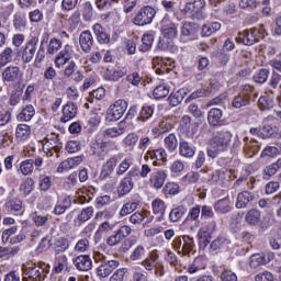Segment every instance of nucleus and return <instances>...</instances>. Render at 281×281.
Wrapping results in <instances>:
<instances>
[{
  "label": "nucleus",
  "instance_id": "22",
  "mask_svg": "<svg viewBox=\"0 0 281 281\" xmlns=\"http://www.w3.org/2000/svg\"><path fill=\"white\" fill-rule=\"evenodd\" d=\"M78 115V105L76 103L68 102L63 106V115L60 122L67 124V122L74 120Z\"/></svg>",
  "mask_w": 281,
  "mask_h": 281
},
{
  "label": "nucleus",
  "instance_id": "46",
  "mask_svg": "<svg viewBox=\"0 0 281 281\" xmlns=\"http://www.w3.org/2000/svg\"><path fill=\"white\" fill-rule=\"evenodd\" d=\"M221 30V23L213 22L207 23L202 26V36H212L215 32H218Z\"/></svg>",
  "mask_w": 281,
  "mask_h": 281
},
{
  "label": "nucleus",
  "instance_id": "16",
  "mask_svg": "<svg viewBox=\"0 0 281 281\" xmlns=\"http://www.w3.org/2000/svg\"><path fill=\"white\" fill-rule=\"evenodd\" d=\"M235 41L243 43V45H254V43H258V30L251 29L250 31H243L238 33Z\"/></svg>",
  "mask_w": 281,
  "mask_h": 281
},
{
  "label": "nucleus",
  "instance_id": "57",
  "mask_svg": "<svg viewBox=\"0 0 281 281\" xmlns=\"http://www.w3.org/2000/svg\"><path fill=\"white\" fill-rule=\"evenodd\" d=\"M146 256V248L142 245H138L134 248L130 256V260L136 261V260H142Z\"/></svg>",
  "mask_w": 281,
  "mask_h": 281
},
{
  "label": "nucleus",
  "instance_id": "1",
  "mask_svg": "<svg viewBox=\"0 0 281 281\" xmlns=\"http://www.w3.org/2000/svg\"><path fill=\"white\" fill-rule=\"evenodd\" d=\"M240 138L238 135L232 134V132L227 130L216 131L212 134L210 145L207 148V155L212 159L216 158L218 153H225L229 150V148H239Z\"/></svg>",
  "mask_w": 281,
  "mask_h": 281
},
{
  "label": "nucleus",
  "instance_id": "29",
  "mask_svg": "<svg viewBox=\"0 0 281 281\" xmlns=\"http://www.w3.org/2000/svg\"><path fill=\"white\" fill-rule=\"evenodd\" d=\"M70 207H71V196H65L56 203L53 210V213L56 216H60V214H65V212H67V210H69Z\"/></svg>",
  "mask_w": 281,
  "mask_h": 281
},
{
  "label": "nucleus",
  "instance_id": "37",
  "mask_svg": "<svg viewBox=\"0 0 281 281\" xmlns=\"http://www.w3.org/2000/svg\"><path fill=\"white\" fill-rule=\"evenodd\" d=\"M239 93L241 95H244L245 98H247L249 102H251V100H256V98H258V92L250 85L240 86Z\"/></svg>",
  "mask_w": 281,
  "mask_h": 281
},
{
  "label": "nucleus",
  "instance_id": "42",
  "mask_svg": "<svg viewBox=\"0 0 281 281\" xmlns=\"http://www.w3.org/2000/svg\"><path fill=\"white\" fill-rule=\"evenodd\" d=\"M184 93H186L184 89H180L176 92H172L168 98L169 104L171 106H179V104H181V102H183Z\"/></svg>",
  "mask_w": 281,
  "mask_h": 281
},
{
  "label": "nucleus",
  "instance_id": "4",
  "mask_svg": "<svg viewBox=\"0 0 281 281\" xmlns=\"http://www.w3.org/2000/svg\"><path fill=\"white\" fill-rule=\"evenodd\" d=\"M128 109V103L124 99H119L113 104H111L106 111L108 120L110 122H117L126 113Z\"/></svg>",
  "mask_w": 281,
  "mask_h": 281
},
{
  "label": "nucleus",
  "instance_id": "63",
  "mask_svg": "<svg viewBox=\"0 0 281 281\" xmlns=\"http://www.w3.org/2000/svg\"><path fill=\"white\" fill-rule=\"evenodd\" d=\"M265 262H266L265 255L257 254L250 257V267L252 269L260 267V265H266Z\"/></svg>",
  "mask_w": 281,
  "mask_h": 281
},
{
  "label": "nucleus",
  "instance_id": "3",
  "mask_svg": "<svg viewBox=\"0 0 281 281\" xmlns=\"http://www.w3.org/2000/svg\"><path fill=\"white\" fill-rule=\"evenodd\" d=\"M38 47V36L33 35L27 38L25 44L21 47L20 54L23 63H32L36 56V49Z\"/></svg>",
  "mask_w": 281,
  "mask_h": 281
},
{
  "label": "nucleus",
  "instance_id": "5",
  "mask_svg": "<svg viewBox=\"0 0 281 281\" xmlns=\"http://www.w3.org/2000/svg\"><path fill=\"white\" fill-rule=\"evenodd\" d=\"M229 179H232V171L227 169L216 170L209 175L206 182L209 186H221L222 188H225V186L229 183Z\"/></svg>",
  "mask_w": 281,
  "mask_h": 281
},
{
  "label": "nucleus",
  "instance_id": "18",
  "mask_svg": "<svg viewBox=\"0 0 281 281\" xmlns=\"http://www.w3.org/2000/svg\"><path fill=\"white\" fill-rule=\"evenodd\" d=\"M166 179H168V173H166L165 170H155L150 175L149 183L151 188L161 190V188H164V183H166Z\"/></svg>",
  "mask_w": 281,
  "mask_h": 281
},
{
  "label": "nucleus",
  "instance_id": "61",
  "mask_svg": "<svg viewBox=\"0 0 281 281\" xmlns=\"http://www.w3.org/2000/svg\"><path fill=\"white\" fill-rule=\"evenodd\" d=\"M32 221L35 223L37 227H43L44 225L47 224V221H49L48 215H41L38 213H33L32 214Z\"/></svg>",
  "mask_w": 281,
  "mask_h": 281
},
{
  "label": "nucleus",
  "instance_id": "31",
  "mask_svg": "<svg viewBox=\"0 0 281 281\" xmlns=\"http://www.w3.org/2000/svg\"><path fill=\"white\" fill-rule=\"evenodd\" d=\"M93 32H94V35L97 36V41L102 45H105L111 41V36L106 33V31L104 30V27H102V25L94 24Z\"/></svg>",
  "mask_w": 281,
  "mask_h": 281
},
{
  "label": "nucleus",
  "instance_id": "36",
  "mask_svg": "<svg viewBox=\"0 0 281 281\" xmlns=\"http://www.w3.org/2000/svg\"><path fill=\"white\" fill-rule=\"evenodd\" d=\"M124 76H126V72L123 70H111L109 68H106L103 74V78L109 82H117V80H120V78H124Z\"/></svg>",
  "mask_w": 281,
  "mask_h": 281
},
{
  "label": "nucleus",
  "instance_id": "10",
  "mask_svg": "<svg viewBox=\"0 0 281 281\" xmlns=\"http://www.w3.org/2000/svg\"><path fill=\"white\" fill-rule=\"evenodd\" d=\"M117 267H120L117 260H103L97 268V276L99 278H109Z\"/></svg>",
  "mask_w": 281,
  "mask_h": 281
},
{
  "label": "nucleus",
  "instance_id": "52",
  "mask_svg": "<svg viewBox=\"0 0 281 281\" xmlns=\"http://www.w3.org/2000/svg\"><path fill=\"white\" fill-rule=\"evenodd\" d=\"M170 93V89L166 85H159L154 89L153 95L156 100H161Z\"/></svg>",
  "mask_w": 281,
  "mask_h": 281
},
{
  "label": "nucleus",
  "instance_id": "53",
  "mask_svg": "<svg viewBox=\"0 0 281 281\" xmlns=\"http://www.w3.org/2000/svg\"><path fill=\"white\" fill-rule=\"evenodd\" d=\"M133 166V158H124L116 167V175L122 177Z\"/></svg>",
  "mask_w": 281,
  "mask_h": 281
},
{
  "label": "nucleus",
  "instance_id": "55",
  "mask_svg": "<svg viewBox=\"0 0 281 281\" xmlns=\"http://www.w3.org/2000/svg\"><path fill=\"white\" fill-rule=\"evenodd\" d=\"M12 48H4V50L0 54V67H5V65L12 63Z\"/></svg>",
  "mask_w": 281,
  "mask_h": 281
},
{
  "label": "nucleus",
  "instance_id": "30",
  "mask_svg": "<svg viewBox=\"0 0 281 281\" xmlns=\"http://www.w3.org/2000/svg\"><path fill=\"white\" fill-rule=\"evenodd\" d=\"M278 170H281V158L277 159L276 162H272L271 165L267 166L263 171V179H266L267 181H269V179H271V177H274V175L278 173Z\"/></svg>",
  "mask_w": 281,
  "mask_h": 281
},
{
  "label": "nucleus",
  "instance_id": "20",
  "mask_svg": "<svg viewBox=\"0 0 281 281\" xmlns=\"http://www.w3.org/2000/svg\"><path fill=\"white\" fill-rule=\"evenodd\" d=\"M74 265L78 271H91L93 269V260L89 255H80L74 259Z\"/></svg>",
  "mask_w": 281,
  "mask_h": 281
},
{
  "label": "nucleus",
  "instance_id": "12",
  "mask_svg": "<svg viewBox=\"0 0 281 281\" xmlns=\"http://www.w3.org/2000/svg\"><path fill=\"white\" fill-rule=\"evenodd\" d=\"M214 232H216V222L212 221L204 224L198 232L200 243H204V246L207 247V243H210V238H212Z\"/></svg>",
  "mask_w": 281,
  "mask_h": 281
},
{
  "label": "nucleus",
  "instance_id": "15",
  "mask_svg": "<svg viewBox=\"0 0 281 281\" xmlns=\"http://www.w3.org/2000/svg\"><path fill=\"white\" fill-rule=\"evenodd\" d=\"M128 125L126 122L121 121L117 126L115 127H109L105 131L102 132V135L104 139H113L115 137H121V135H124L126 133V128Z\"/></svg>",
  "mask_w": 281,
  "mask_h": 281
},
{
  "label": "nucleus",
  "instance_id": "33",
  "mask_svg": "<svg viewBox=\"0 0 281 281\" xmlns=\"http://www.w3.org/2000/svg\"><path fill=\"white\" fill-rule=\"evenodd\" d=\"M34 115H36V110L34 109V105L29 104L18 114V120L19 122H30Z\"/></svg>",
  "mask_w": 281,
  "mask_h": 281
},
{
  "label": "nucleus",
  "instance_id": "49",
  "mask_svg": "<svg viewBox=\"0 0 281 281\" xmlns=\"http://www.w3.org/2000/svg\"><path fill=\"white\" fill-rule=\"evenodd\" d=\"M88 249H90V244H89V238L87 237L79 239L74 247V250L77 254H85L87 252Z\"/></svg>",
  "mask_w": 281,
  "mask_h": 281
},
{
  "label": "nucleus",
  "instance_id": "24",
  "mask_svg": "<svg viewBox=\"0 0 281 281\" xmlns=\"http://www.w3.org/2000/svg\"><path fill=\"white\" fill-rule=\"evenodd\" d=\"M79 45L86 54L91 52V47L93 46V35L91 34V31L81 32L79 35Z\"/></svg>",
  "mask_w": 281,
  "mask_h": 281
},
{
  "label": "nucleus",
  "instance_id": "39",
  "mask_svg": "<svg viewBox=\"0 0 281 281\" xmlns=\"http://www.w3.org/2000/svg\"><path fill=\"white\" fill-rule=\"evenodd\" d=\"M137 207H139L138 200L126 202L120 210V216H128V214H133Z\"/></svg>",
  "mask_w": 281,
  "mask_h": 281
},
{
  "label": "nucleus",
  "instance_id": "19",
  "mask_svg": "<svg viewBox=\"0 0 281 281\" xmlns=\"http://www.w3.org/2000/svg\"><path fill=\"white\" fill-rule=\"evenodd\" d=\"M109 142L102 138H95V140L91 145V153L94 157H104L109 153Z\"/></svg>",
  "mask_w": 281,
  "mask_h": 281
},
{
  "label": "nucleus",
  "instance_id": "14",
  "mask_svg": "<svg viewBox=\"0 0 281 281\" xmlns=\"http://www.w3.org/2000/svg\"><path fill=\"white\" fill-rule=\"evenodd\" d=\"M207 124L212 128H216L217 126H223L225 121H223V110L218 108H212L207 112Z\"/></svg>",
  "mask_w": 281,
  "mask_h": 281
},
{
  "label": "nucleus",
  "instance_id": "11",
  "mask_svg": "<svg viewBox=\"0 0 281 281\" xmlns=\"http://www.w3.org/2000/svg\"><path fill=\"white\" fill-rule=\"evenodd\" d=\"M4 82H20L23 80V71L18 66H9L2 71Z\"/></svg>",
  "mask_w": 281,
  "mask_h": 281
},
{
  "label": "nucleus",
  "instance_id": "8",
  "mask_svg": "<svg viewBox=\"0 0 281 281\" xmlns=\"http://www.w3.org/2000/svg\"><path fill=\"white\" fill-rule=\"evenodd\" d=\"M161 34L168 41H175L179 34L177 24L169 16H165L161 21Z\"/></svg>",
  "mask_w": 281,
  "mask_h": 281
},
{
  "label": "nucleus",
  "instance_id": "9",
  "mask_svg": "<svg viewBox=\"0 0 281 281\" xmlns=\"http://www.w3.org/2000/svg\"><path fill=\"white\" fill-rule=\"evenodd\" d=\"M256 201V193L251 191H241L237 194L235 207L237 210H245V207H251V203Z\"/></svg>",
  "mask_w": 281,
  "mask_h": 281
},
{
  "label": "nucleus",
  "instance_id": "28",
  "mask_svg": "<svg viewBox=\"0 0 281 281\" xmlns=\"http://www.w3.org/2000/svg\"><path fill=\"white\" fill-rule=\"evenodd\" d=\"M82 164V158L80 156L68 158L59 164L57 167V172H65L67 170H71V168H76Z\"/></svg>",
  "mask_w": 281,
  "mask_h": 281
},
{
  "label": "nucleus",
  "instance_id": "26",
  "mask_svg": "<svg viewBox=\"0 0 281 281\" xmlns=\"http://www.w3.org/2000/svg\"><path fill=\"white\" fill-rule=\"evenodd\" d=\"M13 27L16 32H25L27 30V14L18 12L13 15Z\"/></svg>",
  "mask_w": 281,
  "mask_h": 281
},
{
  "label": "nucleus",
  "instance_id": "47",
  "mask_svg": "<svg viewBox=\"0 0 281 281\" xmlns=\"http://www.w3.org/2000/svg\"><path fill=\"white\" fill-rule=\"evenodd\" d=\"M183 214H186V207L178 206L170 211L169 218H170L171 223H179V221H181V218H183Z\"/></svg>",
  "mask_w": 281,
  "mask_h": 281
},
{
  "label": "nucleus",
  "instance_id": "2",
  "mask_svg": "<svg viewBox=\"0 0 281 281\" xmlns=\"http://www.w3.org/2000/svg\"><path fill=\"white\" fill-rule=\"evenodd\" d=\"M52 267L45 262L22 265V281H45Z\"/></svg>",
  "mask_w": 281,
  "mask_h": 281
},
{
  "label": "nucleus",
  "instance_id": "23",
  "mask_svg": "<svg viewBox=\"0 0 281 281\" xmlns=\"http://www.w3.org/2000/svg\"><path fill=\"white\" fill-rule=\"evenodd\" d=\"M196 153V148L190 144V142L181 138L179 143V154L180 157H184V159H192Z\"/></svg>",
  "mask_w": 281,
  "mask_h": 281
},
{
  "label": "nucleus",
  "instance_id": "54",
  "mask_svg": "<svg viewBox=\"0 0 281 281\" xmlns=\"http://www.w3.org/2000/svg\"><path fill=\"white\" fill-rule=\"evenodd\" d=\"M147 157H150V159H157L158 161H166L168 154L166 153V149L159 148L153 151H148Z\"/></svg>",
  "mask_w": 281,
  "mask_h": 281
},
{
  "label": "nucleus",
  "instance_id": "6",
  "mask_svg": "<svg viewBox=\"0 0 281 281\" xmlns=\"http://www.w3.org/2000/svg\"><path fill=\"white\" fill-rule=\"evenodd\" d=\"M157 14V11L155 8L147 5L139 10V12L134 18V25H150L153 23V19H155V15Z\"/></svg>",
  "mask_w": 281,
  "mask_h": 281
},
{
  "label": "nucleus",
  "instance_id": "58",
  "mask_svg": "<svg viewBox=\"0 0 281 281\" xmlns=\"http://www.w3.org/2000/svg\"><path fill=\"white\" fill-rule=\"evenodd\" d=\"M273 135H276V127L267 124L260 128L259 137H261V139L273 137Z\"/></svg>",
  "mask_w": 281,
  "mask_h": 281
},
{
  "label": "nucleus",
  "instance_id": "38",
  "mask_svg": "<svg viewBox=\"0 0 281 281\" xmlns=\"http://www.w3.org/2000/svg\"><path fill=\"white\" fill-rule=\"evenodd\" d=\"M214 210L217 214H227L232 210L229 199H222L214 204Z\"/></svg>",
  "mask_w": 281,
  "mask_h": 281
},
{
  "label": "nucleus",
  "instance_id": "62",
  "mask_svg": "<svg viewBox=\"0 0 281 281\" xmlns=\"http://www.w3.org/2000/svg\"><path fill=\"white\" fill-rule=\"evenodd\" d=\"M267 78H269V70L267 69H260L257 74L254 75V80L258 85H263V82H267Z\"/></svg>",
  "mask_w": 281,
  "mask_h": 281
},
{
  "label": "nucleus",
  "instance_id": "59",
  "mask_svg": "<svg viewBox=\"0 0 281 281\" xmlns=\"http://www.w3.org/2000/svg\"><path fill=\"white\" fill-rule=\"evenodd\" d=\"M126 81L132 85L133 87H142L144 82H142V77L139 72H132L126 76Z\"/></svg>",
  "mask_w": 281,
  "mask_h": 281
},
{
  "label": "nucleus",
  "instance_id": "44",
  "mask_svg": "<svg viewBox=\"0 0 281 281\" xmlns=\"http://www.w3.org/2000/svg\"><path fill=\"white\" fill-rule=\"evenodd\" d=\"M165 146L169 150V153H175L179 146V140L177 139V135L175 133L169 134L165 137Z\"/></svg>",
  "mask_w": 281,
  "mask_h": 281
},
{
  "label": "nucleus",
  "instance_id": "60",
  "mask_svg": "<svg viewBox=\"0 0 281 281\" xmlns=\"http://www.w3.org/2000/svg\"><path fill=\"white\" fill-rule=\"evenodd\" d=\"M199 179H201V175L196 171H190L186 176L182 177L183 183L192 184V183H198Z\"/></svg>",
  "mask_w": 281,
  "mask_h": 281
},
{
  "label": "nucleus",
  "instance_id": "56",
  "mask_svg": "<svg viewBox=\"0 0 281 281\" xmlns=\"http://www.w3.org/2000/svg\"><path fill=\"white\" fill-rule=\"evenodd\" d=\"M20 170L24 176L32 175V172L34 171V160L26 159L22 161L20 164Z\"/></svg>",
  "mask_w": 281,
  "mask_h": 281
},
{
  "label": "nucleus",
  "instance_id": "43",
  "mask_svg": "<svg viewBox=\"0 0 281 281\" xmlns=\"http://www.w3.org/2000/svg\"><path fill=\"white\" fill-rule=\"evenodd\" d=\"M251 102L248 98H245L240 92L233 98L232 106L234 109H243V106H249Z\"/></svg>",
  "mask_w": 281,
  "mask_h": 281
},
{
  "label": "nucleus",
  "instance_id": "7",
  "mask_svg": "<svg viewBox=\"0 0 281 281\" xmlns=\"http://www.w3.org/2000/svg\"><path fill=\"white\" fill-rule=\"evenodd\" d=\"M183 245L181 246V237H176L172 241V246L182 256H190L191 251L194 249V238L184 235L182 236Z\"/></svg>",
  "mask_w": 281,
  "mask_h": 281
},
{
  "label": "nucleus",
  "instance_id": "64",
  "mask_svg": "<svg viewBox=\"0 0 281 281\" xmlns=\"http://www.w3.org/2000/svg\"><path fill=\"white\" fill-rule=\"evenodd\" d=\"M128 270L126 268L117 269L110 278V281H124V277Z\"/></svg>",
  "mask_w": 281,
  "mask_h": 281
},
{
  "label": "nucleus",
  "instance_id": "27",
  "mask_svg": "<svg viewBox=\"0 0 281 281\" xmlns=\"http://www.w3.org/2000/svg\"><path fill=\"white\" fill-rule=\"evenodd\" d=\"M159 262V254H157V250H153L149 252V255L140 262L142 267L146 271H155V267H157V263Z\"/></svg>",
  "mask_w": 281,
  "mask_h": 281
},
{
  "label": "nucleus",
  "instance_id": "51",
  "mask_svg": "<svg viewBox=\"0 0 281 281\" xmlns=\"http://www.w3.org/2000/svg\"><path fill=\"white\" fill-rule=\"evenodd\" d=\"M155 37L153 34H145L142 37V45L139 46V52H149L150 47H153V42Z\"/></svg>",
  "mask_w": 281,
  "mask_h": 281
},
{
  "label": "nucleus",
  "instance_id": "48",
  "mask_svg": "<svg viewBox=\"0 0 281 281\" xmlns=\"http://www.w3.org/2000/svg\"><path fill=\"white\" fill-rule=\"evenodd\" d=\"M67 249H69V239L59 237L55 241V254H64V251H67Z\"/></svg>",
  "mask_w": 281,
  "mask_h": 281
},
{
  "label": "nucleus",
  "instance_id": "35",
  "mask_svg": "<svg viewBox=\"0 0 281 281\" xmlns=\"http://www.w3.org/2000/svg\"><path fill=\"white\" fill-rule=\"evenodd\" d=\"M32 135V128L27 124H19L15 130V137L20 142H25Z\"/></svg>",
  "mask_w": 281,
  "mask_h": 281
},
{
  "label": "nucleus",
  "instance_id": "40",
  "mask_svg": "<svg viewBox=\"0 0 281 281\" xmlns=\"http://www.w3.org/2000/svg\"><path fill=\"white\" fill-rule=\"evenodd\" d=\"M92 216H93V206H88L86 209H82L81 212L78 214L76 223L79 225H82L87 223V221H91Z\"/></svg>",
  "mask_w": 281,
  "mask_h": 281
},
{
  "label": "nucleus",
  "instance_id": "25",
  "mask_svg": "<svg viewBox=\"0 0 281 281\" xmlns=\"http://www.w3.org/2000/svg\"><path fill=\"white\" fill-rule=\"evenodd\" d=\"M135 188V182L131 177H124L117 187L119 196H126V194H131L133 189Z\"/></svg>",
  "mask_w": 281,
  "mask_h": 281
},
{
  "label": "nucleus",
  "instance_id": "13",
  "mask_svg": "<svg viewBox=\"0 0 281 281\" xmlns=\"http://www.w3.org/2000/svg\"><path fill=\"white\" fill-rule=\"evenodd\" d=\"M117 167V156H113L106 160V162L102 166L99 179L101 181H106V179H111V175L115 171Z\"/></svg>",
  "mask_w": 281,
  "mask_h": 281
},
{
  "label": "nucleus",
  "instance_id": "34",
  "mask_svg": "<svg viewBox=\"0 0 281 281\" xmlns=\"http://www.w3.org/2000/svg\"><path fill=\"white\" fill-rule=\"evenodd\" d=\"M245 221L248 225H252V226L260 225V221H261L260 211L256 209H250L245 215Z\"/></svg>",
  "mask_w": 281,
  "mask_h": 281
},
{
  "label": "nucleus",
  "instance_id": "45",
  "mask_svg": "<svg viewBox=\"0 0 281 281\" xmlns=\"http://www.w3.org/2000/svg\"><path fill=\"white\" fill-rule=\"evenodd\" d=\"M63 47V42L56 37L49 40L47 45V54L54 56V54H58V50Z\"/></svg>",
  "mask_w": 281,
  "mask_h": 281
},
{
  "label": "nucleus",
  "instance_id": "50",
  "mask_svg": "<svg viewBox=\"0 0 281 281\" xmlns=\"http://www.w3.org/2000/svg\"><path fill=\"white\" fill-rule=\"evenodd\" d=\"M154 113H155V106L144 105L140 110L138 120H140V122H146V120H150V117H153Z\"/></svg>",
  "mask_w": 281,
  "mask_h": 281
},
{
  "label": "nucleus",
  "instance_id": "41",
  "mask_svg": "<svg viewBox=\"0 0 281 281\" xmlns=\"http://www.w3.org/2000/svg\"><path fill=\"white\" fill-rule=\"evenodd\" d=\"M151 207L154 214H158V216H160L159 221H161V218H164V214H166V202L161 199H155L151 202Z\"/></svg>",
  "mask_w": 281,
  "mask_h": 281
},
{
  "label": "nucleus",
  "instance_id": "17",
  "mask_svg": "<svg viewBox=\"0 0 281 281\" xmlns=\"http://www.w3.org/2000/svg\"><path fill=\"white\" fill-rule=\"evenodd\" d=\"M72 54L74 49H71V46L69 44H66L55 58L56 67L58 69H60V67H65V65H67V63L71 60Z\"/></svg>",
  "mask_w": 281,
  "mask_h": 281
},
{
  "label": "nucleus",
  "instance_id": "32",
  "mask_svg": "<svg viewBox=\"0 0 281 281\" xmlns=\"http://www.w3.org/2000/svg\"><path fill=\"white\" fill-rule=\"evenodd\" d=\"M69 267V260L65 255H58L55 257L54 271L55 273H63L65 269Z\"/></svg>",
  "mask_w": 281,
  "mask_h": 281
},
{
  "label": "nucleus",
  "instance_id": "21",
  "mask_svg": "<svg viewBox=\"0 0 281 281\" xmlns=\"http://www.w3.org/2000/svg\"><path fill=\"white\" fill-rule=\"evenodd\" d=\"M43 150L47 157H54V153H60L58 136L54 135L50 138H47L46 143L43 145Z\"/></svg>",
  "mask_w": 281,
  "mask_h": 281
}]
</instances>
